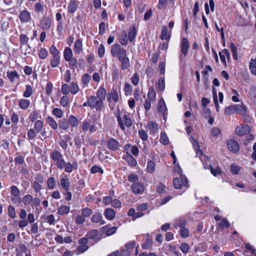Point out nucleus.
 <instances>
[{
	"mask_svg": "<svg viewBox=\"0 0 256 256\" xmlns=\"http://www.w3.org/2000/svg\"><path fill=\"white\" fill-rule=\"evenodd\" d=\"M50 158L54 162H56V165L58 168L62 169L65 165V162L62 159V155L58 151H53L50 153Z\"/></svg>",
	"mask_w": 256,
	"mask_h": 256,
	"instance_id": "obj_1",
	"label": "nucleus"
},
{
	"mask_svg": "<svg viewBox=\"0 0 256 256\" xmlns=\"http://www.w3.org/2000/svg\"><path fill=\"white\" fill-rule=\"evenodd\" d=\"M120 112L118 111V113L116 115V118L118 119V122L120 128L122 130H124V126L127 127H130L132 126V122L130 118L126 114H124L123 116V120L124 122V124L122 122V120L120 116L119 113Z\"/></svg>",
	"mask_w": 256,
	"mask_h": 256,
	"instance_id": "obj_2",
	"label": "nucleus"
},
{
	"mask_svg": "<svg viewBox=\"0 0 256 256\" xmlns=\"http://www.w3.org/2000/svg\"><path fill=\"white\" fill-rule=\"evenodd\" d=\"M88 106L92 108H96V110H100L103 108V102L98 100L94 96H90L88 98Z\"/></svg>",
	"mask_w": 256,
	"mask_h": 256,
	"instance_id": "obj_3",
	"label": "nucleus"
},
{
	"mask_svg": "<svg viewBox=\"0 0 256 256\" xmlns=\"http://www.w3.org/2000/svg\"><path fill=\"white\" fill-rule=\"evenodd\" d=\"M180 178H176L173 180L174 187L176 189H179L183 186H188V180L184 176L180 174Z\"/></svg>",
	"mask_w": 256,
	"mask_h": 256,
	"instance_id": "obj_4",
	"label": "nucleus"
},
{
	"mask_svg": "<svg viewBox=\"0 0 256 256\" xmlns=\"http://www.w3.org/2000/svg\"><path fill=\"white\" fill-rule=\"evenodd\" d=\"M189 48V42L188 39L186 38H182L180 48L181 54L180 56L181 61H182L186 56Z\"/></svg>",
	"mask_w": 256,
	"mask_h": 256,
	"instance_id": "obj_5",
	"label": "nucleus"
},
{
	"mask_svg": "<svg viewBox=\"0 0 256 256\" xmlns=\"http://www.w3.org/2000/svg\"><path fill=\"white\" fill-rule=\"evenodd\" d=\"M250 132V128L248 125H240L238 126L235 130V133L239 136L247 134Z\"/></svg>",
	"mask_w": 256,
	"mask_h": 256,
	"instance_id": "obj_6",
	"label": "nucleus"
},
{
	"mask_svg": "<svg viewBox=\"0 0 256 256\" xmlns=\"http://www.w3.org/2000/svg\"><path fill=\"white\" fill-rule=\"evenodd\" d=\"M52 25V20L49 16H44L40 21V27L44 30H48Z\"/></svg>",
	"mask_w": 256,
	"mask_h": 256,
	"instance_id": "obj_7",
	"label": "nucleus"
},
{
	"mask_svg": "<svg viewBox=\"0 0 256 256\" xmlns=\"http://www.w3.org/2000/svg\"><path fill=\"white\" fill-rule=\"evenodd\" d=\"M125 52L126 50L118 44H115L112 46L110 50L111 54L114 57H118V56L122 54Z\"/></svg>",
	"mask_w": 256,
	"mask_h": 256,
	"instance_id": "obj_8",
	"label": "nucleus"
},
{
	"mask_svg": "<svg viewBox=\"0 0 256 256\" xmlns=\"http://www.w3.org/2000/svg\"><path fill=\"white\" fill-rule=\"evenodd\" d=\"M228 149L233 153H236L239 150V145L238 143L233 140H230L227 142Z\"/></svg>",
	"mask_w": 256,
	"mask_h": 256,
	"instance_id": "obj_9",
	"label": "nucleus"
},
{
	"mask_svg": "<svg viewBox=\"0 0 256 256\" xmlns=\"http://www.w3.org/2000/svg\"><path fill=\"white\" fill-rule=\"evenodd\" d=\"M107 144L108 148L112 150H117L119 147L118 142L116 140L112 138L108 140Z\"/></svg>",
	"mask_w": 256,
	"mask_h": 256,
	"instance_id": "obj_10",
	"label": "nucleus"
},
{
	"mask_svg": "<svg viewBox=\"0 0 256 256\" xmlns=\"http://www.w3.org/2000/svg\"><path fill=\"white\" fill-rule=\"evenodd\" d=\"M20 18L23 22H28L30 20V14L27 10H22L20 14Z\"/></svg>",
	"mask_w": 256,
	"mask_h": 256,
	"instance_id": "obj_11",
	"label": "nucleus"
},
{
	"mask_svg": "<svg viewBox=\"0 0 256 256\" xmlns=\"http://www.w3.org/2000/svg\"><path fill=\"white\" fill-rule=\"evenodd\" d=\"M106 92V90L103 88H100L96 92V96L99 99V100H101V102L105 100Z\"/></svg>",
	"mask_w": 256,
	"mask_h": 256,
	"instance_id": "obj_12",
	"label": "nucleus"
},
{
	"mask_svg": "<svg viewBox=\"0 0 256 256\" xmlns=\"http://www.w3.org/2000/svg\"><path fill=\"white\" fill-rule=\"evenodd\" d=\"M91 220L92 222L96 223L100 222V225H102L105 224L104 221L102 220V215L100 214H94L91 218Z\"/></svg>",
	"mask_w": 256,
	"mask_h": 256,
	"instance_id": "obj_13",
	"label": "nucleus"
},
{
	"mask_svg": "<svg viewBox=\"0 0 256 256\" xmlns=\"http://www.w3.org/2000/svg\"><path fill=\"white\" fill-rule=\"evenodd\" d=\"M132 190L136 194H140L144 192V187L140 183H136L132 186Z\"/></svg>",
	"mask_w": 256,
	"mask_h": 256,
	"instance_id": "obj_14",
	"label": "nucleus"
},
{
	"mask_svg": "<svg viewBox=\"0 0 256 256\" xmlns=\"http://www.w3.org/2000/svg\"><path fill=\"white\" fill-rule=\"evenodd\" d=\"M235 112H237L242 115H244L246 113V108L244 104L234 105Z\"/></svg>",
	"mask_w": 256,
	"mask_h": 256,
	"instance_id": "obj_15",
	"label": "nucleus"
},
{
	"mask_svg": "<svg viewBox=\"0 0 256 256\" xmlns=\"http://www.w3.org/2000/svg\"><path fill=\"white\" fill-rule=\"evenodd\" d=\"M115 214L114 210L112 208H106L104 212L106 218L110 220H112L114 218Z\"/></svg>",
	"mask_w": 256,
	"mask_h": 256,
	"instance_id": "obj_16",
	"label": "nucleus"
},
{
	"mask_svg": "<svg viewBox=\"0 0 256 256\" xmlns=\"http://www.w3.org/2000/svg\"><path fill=\"white\" fill-rule=\"evenodd\" d=\"M136 30L135 26H131L128 32V40L130 42H132L134 40L136 36Z\"/></svg>",
	"mask_w": 256,
	"mask_h": 256,
	"instance_id": "obj_17",
	"label": "nucleus"
},
{
	"mask_svg": "<svg viewBox=\"0 0 256 256\" xmlns=\"http://www.w3.org/2000/svg\"><path fill=\"white\" fill-rule=\"evenodd\" d=\"M74 50L77 54L80 53L82 50V42L80 40H78L76 41Z\"/></svg>",
	"mask_w": 256,
	"mask_h": 256,
	"instance_id": "obj_18",
	"label": "nucleus"
},
{
	"mask_svg": "<svg viewBox=\"0 0 256 256\" xmlns=\"http://www.w3.org/2000/svg\"><path fill=\"white\" fill-rule=\"evenodd\" d=\"M167 110L166 104L163 99H160L158 102V111L164 114Z\"/></svg>",
	"mask_w": 256,
	"mask_h": 256,
	"instance_id": "obj_19",
	"label": "nucleus"
},
{
	"mask_svg": "<svg viewBox=\"0 0 256 256\" xmlns=\"http://www.w3.org/2000/svg\"><path fill=\"white\" fill-rule=\"evenodd\" d=\"M69 122L66 119L63 118L59 122V126L63 130H67L69 127Z\"/></svg>",
	"mask_w": 256,
	"mask_h": 256,
	"instance_id": "obj_20",
	"label": "nucleus"
},
{
	"mask_svg": "<svg viewBox=\"0 0 256 256\" xmlns=\"http://www.w3.org/2000/svg\"><path fill=\"white\" fill-rule=\"evenodd\" d=\"M30 104L28 100L22 99L20 100L18 105L21 108L26 110L29 106Z\"/></svg>",
	"mask_w": 256,
	"mask_h": 256,
	"instance_id": "obj_21",
	"label": "nucleus"
},
{
	"mask_svg": "<svg viewBox=\"0 0 256 256\" xmlns=\"http://www.w3.org/2000/svg\"><path fill=\"white\" fill-rule=\"evenodd\" d=\"M102 228L104 230L106 231V234L107 236H110L114 234L117 230V228L116 226H112L106 230V229L107 228V226H103Z\"/></svg>",
	"mask_w": 256,
	"mask_h": 256,
	"instance_id": "obj_22",
	"label": "nucleus"
},
{
	"mask_svg": "<svg viewBox=\"0 0 256 256\" xmlns=\"http://www.w3.org/2000/svg\"><path fill=\"white\" fill-rule=\"evenodd\" d=\"M68 122L69 124L70 123L71 126L72 127L78 126L79 124L77 118L72 115L69 117Z\"/></svg>",
	"mask_w": 256,
	"mask_h": 256,
	"instance_id": "obj_23",
	"label": "nucleus"
},
{
	"mask_svg": "<svg viewBox=\"0 0 256 256\" xmlns=\"http://www.w3.org/2000/svg\"><path fill=\"white\" fill-rule=\"evenodd\" d=\"M64 59L67 60H70V59L72 58V50L69 48H66L64 50Z\"/></svg>",
	"mask_w": 256,
	"mask_h": 256,
	"instance_id": "obj_24",
	"label": "nucleus"
},
{
	"mask_svg": "<svg viewBox=\"0 0 256 256\" xmlns=\"http://www.w3.org/2000/svg\"><path fill=\"white\" fill-rule=\"evenodd\" d=\"M148 100H152V102H154L155 100L156 92L153 87L150 88L148 94Z\"/></svg>",
	"mask_w": 256,
	"mask_h": 256,
	"instance_id": "obj_25",
	"label": "nucleus"
},
{
	"mask_svg": "<svg viewBox=\"0 0 256 256\" xmlns=\"http://www.w3.org/2000/svg\"><path fill=\"white\" fill-rule=\"evenodd\" d=\"M160 38L162 40H168L170 38V36L168 34V28L166 26L162 27Z\"/></svg>",
	"mask_w": 256,
	"mask_h": 256,
	"instance_id": "obj_26",
	"label": "nucleus"
},
{
	"mask_svg": "<svg viewBox=\"0 0 256 256\" xmlns=\"http://www.w3.org/2000/svg\"><path fill=\"white\" fill-rule=\"evenodd\" d=\"M60 184L65 190L69 189L70 182L67 178H62L60 180Z\"/></svg>",
	"mask_w": 256,
	"mask_h": 256,
	"instance_id": "obj_27",
	"label": "nucleus"
},
{
	"mask_svg": "<svg viewBox=\"0 0 256 256\" xmlns=\"http://www.w3.org/2000/svg\"><path fill=\"white\" fill-rule=\"evenodd\" d=\"M46 122L48 124L54 129H56L58 128V124L54 119L51 117L48 116L46 120Z\"/></svg>",
	"mask_w": 256,
	"mask_h": 256,
	"instance_id": "obj_28",
	"label": "nucleus"
},
{
	"mask_svg": "<svg viewBox=\"0 0 256 256\" xmlns=\"http://www.w3.org/2000/svg\"><path fill=\"white\" fill-rule=\"evenodd\" d=\"M186 224V222L184 220H176L174 224V226L176 228H182L184 227Z\"/></svg>",
	"mask_w": 256,
	"mask_h": 256,
	"instance_id": "obj_29",
	"label": "nucleus"
},
{
	"mask_svg": "<svg viewBox=\"0 0 256 256\" xmlns=\"http://www.w3.org/2000/svg\"><path fill=\"white\" fill-rule=\"evenodd\" d=\"M79 90V88L78 85L74 82L70 84V91L72 94H76Z\"/></svg>",
	"mask_w": 256,
	"mask_h": 256,
	"instance_id": "obj_30",
	"label": "nucleus"
},
{
	"mask_svg": "<svg viewBox=\"0 0 256 256\" xmlns=\"http://www.w3.org/2000/svg\"><path fill=\"white\" fill-rule=\"evenodd\" d=\"M250 68L251 72L256 75V59H252L250 64Z\"/></svg>",
	"mask_w": 256,
	"mask_h": 256,
	"instance_id": "obj_31",
	"label": "nucleus"
},
{
	"mask_svg": "<svg viewBox=\"0 0 256 256\" xmlns=\"http://www.w3.org/2000/svg\"><path fill=\"white\" fill-rule=\"evenodd\" d=\"M77 8V6L74 1H70L68 6V11L70 13H74Z\"/></svg>",
	"mask_w": 256,
	"mask_h": 256,
	"instance_id": "obj_32",
	"label": "nucleus"
},
{
	"mask_svg": "<svg viewBox=\"0 0 256 256\" xmlns=\"http://www.w3.org/2000/svg\"><path fill=\"white\" fill-rule=\"evenodd\" d=\"M33 201V198L31 195L27 194L24 196L22 202L25 205H28Z\"/></svg>",
	"mask_w": 256,
	"mask_h": 256,
	"instance_id": "obj_33",
	"label": "nucleus"
},
{
	"mask_svg": "<svg viewBox=\"0 0 256 256\" xmlns=\"http://www.w3.org/2000/svg\"><path fill=\"white\" fill-rule=\"evenodd\" d=\"M108 98L110 100L116 102L118 100V95L116 92H113L111 93H108Z\"/></svg>",
	"mask_w": 256,
	"mask_h": 256,
	"instance_id": "obj_34",
	"label": "nucleus"
},
{
	"mask_svg": "<svg viewBox=\"0 0 256 256\" xmlns=\"http://www.w3.org/2000/svg\"><path fill=\"white\" fill-rule=\"evenodd\" d=\"M98 234V231L96 230H92L88 232L86 234L87 238L89 239L94 238Z\"/></svg>",
	"mask_w": 256,
	"mask_h": 256,
	"instance_id": "obj_35",
	"label": "nucleus"
},
{
	"mask_svg": "<svg viewBox=\"0 0 256 256\" xmlns=\"http://www.w3.org/2000/svg\"><path fill=\"white\" fill-rule=\"evenodd\" d=\"M60 58L59 56H53L51 60L50 66L52 68L56 67L60 63Z\"/></svg>",
	"mask_w": 256,
	"mask_h": 256,
	"instance_id": "obj_36",
	"label": "nucleus"
},
{
	"mask_svg": "<svg viewBox=\"0 0 256 256\" xmlns=\"http://www.w3.org/2000/svg\"><path fill=\"white\" fill-rule=\"evenodd\" d=\"M70 212V208L66 206H61L58 210V213L62 215L65 214H68Z\"/></svg>",
	"mask_w": 256,
	"mask_h": 256,
	"instance_id": "obj_37",
	"label": "nucleus"
},
{
	"mask_svg": "<svg viewBox=\"0 0 256 256\" xmlns=\"http://www.w3.org/2000/svg\"><path fill=\"white\" fill-rule=\"evenodd\" d=\"M155 163L153 161L150 160L147 166L148 171L150 173L153 172L155 170Z\"/></svg>",
	"mask_w": 256,
	"mask_h": 256,
	"instance_id": "obj_38",
	"label": "nucleus"
},
{
	"mask_svg": "<svg viewBox=\"0 0 256 256\" xmlns=\"http://www.w3.org/2000/svg\"><path fill=\"white\" fill-rule=\"evenodd\" d=\"M121 62L120 68L122 70H124L128 68L130 66V62L128 58L124 59Z\"/></svg>",
	"mask_w": 256,
	"mask_h": 256,
	"instance_id": "obj_39",
	"label": "nucleus"
},
{
	"mask_svg": "<svg viewBox=\"0 0 256 256\" xmlns=\"http://www.w3.org/2000/svg\"><path fill=\"white\" fill-rule=\"evenodd\" d=\"M60 102L63 106L66 107L70 103L69 98L66 96H62L60 98Z\"/></svg>",
	"mask_w": 256,
	"mask_h": 256,
	"instance_id": "obj_40",
	"label": "nucleus"
},
{
	"mask_svg": "<svg viewBox=\"0 0 256 256\" xmlns=\"http://www.w3.org/2000/svg\"><path fill=\"white\" fill-rule=\"evenodd\" d=\"M158 89L160 91H162L164 90L165 88V82L164 78H161L159 79L158 84Z\"/></svg>",
	"mask_w": 256,
	"mask_h": 256,
	"instance_id": "obj_41",
	"label": "nucleus"
},
{
	"mask_svg": "<svg viewBox=\"0 0 256 256\" xmlns=\"http://www.w3.org/2000/svg\"><path fill=\"white\" fill-rule=\"evenodd\" d=\"M210 170L211 173L215 176L221 174V170L218 167H216V168H213V166L212 165H210Z\"/></svg>",
	"mask_w": 256,
	"mask_h": 256,
	"instance_id": "obj_42",
	"label": "nucleus"
},
{
	"mask_svg": "<svg viewBox=\"0 0 256 256\" xmlns=\"http://www.w3.org/2000/svg\"><path fill=\"white\" fill-rule=\"evenodd\" d=\"M70 60H67L66 61L69 62V66L71 68L74 70L77 66L78 62L76 58H71L70 59Z\"/></svg>",
	"mask_w": 256,
	"mask_h": 256,
	"instance_id": "obj_43",
	"label": "nucleus"
},
{
	"mask_svg": "<svg viewBox=\"0 0 256 256\" xmlns=\"http://www.w3.org/2000/svg\"><path fill=\"white\" fill-rule=\"evenodd\" d=\"M48 187L50 189H53L56 184V180L52 177L50 178L47 181Z\"/></svg>",
	"mask_w": 256,
	"mask_h": 256,
	"instance_id": "obj_44",
	"label": "nucleus"
},
{
	"mask_svg": "<svg viewBox=\"0 0 256 256\" xmlns=\"http://www.w3.org/2000/svg\"><path fill=\"white\" fill-rule=\"evenodd\" d=\"M32 94V88L30 86H26V90L24 93V96L26 98L30 97Z\"/></svg>",
	"mask_w": 256,
	"mask_h": 256,
	"instance_id": "obj_45",
	"label": "nucleus"
},
{
	"mask_svg": "<svg viewBox=\"0 0 256 256\" xmlns=\"http://www.w3.org/2000/svg\"><path fill=\"white\" fill-rule=\"evenodd\" d=\"M230 48L232 52L233 56L235 60H236L238 58L237 55V48L235 44L234 43H230Z\"/></svg>",
	"mask_w": 256,
	"mask_h": 256,
	"instance_id": "obj_46",
	"label": "nucleus"
},
{
	"mask_svg": "<svg viewBox=\"0 0 256 256\" xmlns=\"http://www.w3.org/2000/svg\"><path fill=\"white\" fill-rule=\"evenodd\" d=\"M213 98H214V105L216 110L217 112H218L219 110V106L218 104V97L216 95V92L214 88H213Z\"/></svg>",
	"mask_w": 256,
	"mask_h": 256,
	"instance_id": "obj_47",
	"label": "nucleus"
},
{
	"mask_svg": "<svg viewBox=\"0 0 256 256\" xmlns=\"http://www.w3.org/2000/svg\"><path fill=\"white\" fill-rule=\"evenodd\" d=\"M240 170V168L235 164H232L230 166V172L234 174H237Z\"/></svg>",
	"mask_w": 256,
	"mask_h": 256,
	"instance_id": "obj_48",
	"label": "nucleus"
},
{
	"mask_svg": "<svg viewBox=\"0 0 256 256\" xmlns=\"http://www.w3.org/2000/svg\"><path fill=\"white\" fill-rule=\"evenodd\" d=\"M230 226V224L228 220L226 218H224L218 224L219 228L222 229L224 228H228Z\"/></svg>",
	"mask_w": 256,
	"mask_h": 256,
	"instance_id": "obj_49",
	"label": "nucleus"
},
{
	"mask_svg": "<svg viewBox=\"0 0 256 256\" xmlns=\"http://www.w3.org/2000/svg\"><path fill=\"white\" fill-rule=\"evenodd\" d=\"M90 123L87 121H84L81 124L80 127L83 132H86L90 130Z\"/></svg>",
	"mask_w": 256,
	"mask_h": 256,
	"instance_id": "obj_50",
	"label": "nucleus"
},
{
	"mask_svg": "<svg viewBox=\"0 0 256 256\" xmlns=\"http://www.w3.org/2000/svg\"><path fill=\"white\" fill-rule=\"evenodd\" d=\"M235 112L234 105L229 106L226 108L224 114L228 116L232 114Z\"/></svg>",
	"mask_w": 256,
	"mask_h": 256,
	"instance_id": "obj_51",
	"label": "nucleus"
},
{
	"mask_svg": "<svg viewBox=\"0 0 256 256\" xmlns=\"http://www.w3.org/2000/svg\"><path fill=\"white\" fill-rule=\"evenodd\" d=\"M148 127L152 132H154L158 129L157 124L153 122H150L148 125Z\"/></svg>",
	"mask_w": 256,
	"mask_h": 256,
	"instance_id": "obj_52",
	"label": "nucleus"
},
{
	"mask_svg": "<svg viewBox=\"0 0 256 256\" xmlns=\"http://www.w3.org/2000/svg\"><path fill=\"white\" fill-rule=\"evenodd\" d=\"M250 95L254 102L256 104V87L252 86L250 88Z\"/></svg>",
	"mask_w": 256,
	"mask_h": 256,
	"instance_id": "obj_53",
	"label": "nucleus"
},
{
	"mask_svg": "<svg viewBox=\"0 0 256 256\" xmlns=\"http://www.w3.org/2000/svg\"><path fill=\"white\" fill-rule=\"evenodd\" d=\"M10 191L12 194L14 196H18L20 195V190L16 186H12L10 188Z\"/></svg>",
	"mask_w": 256,
	"mask_h": 256,
	"instance_id": "obj_54",
	"label": "nucleus"
},
{
	"mask_svg": "<svg viewBox=\"0 0 256 256\" xmlns=\"http://www.w3.org/2000/svg\"><path fill=\"white\" fill-rule=\"evenodd\" d=\"M42 126L43 122L42 121L37 120L36 122L34 124V128L38 132H39L42 130Z\"/></svg>",
	"mask_w": 256,
	"mask_h": 256,
	"instance_id": "obj_55",
	"label": "nucleus"
},
{
	"mask_svg": "<svg viewBox=\"0 0 256 256\" xmlns=\"http://www.w3.org/2000/svg\"><path fill=\"white\" fill-rule=\"evenodd\" d=\"M180 236L184 238H187L189 236V232L188 228L185 227L181 228L180 231Z\"/></svg>",
	"mask_w": 256,
	"mask_h": 256,
	"instance_id": "obj_56",
	"label": "nucleus"
},
{
	"mask_svg": "<svg viewBox=\"0 0 256 256\" xmlns=\"http://www.w3.org/2000/svg\"><path fill=\"white\" fill-rule=\"evenodd\" d=\"M90 80V76L88 74H84L82 78V82L86 86Z\"/></svg>",
	"mask_w": 256,
	"mask_h": 256,
	"instance_id": "obj_57",
	"label": "nucleus"
},
{
	"mask_svg": "<svg viewBox=\"0 0 256 256\" xmlns=\"http://www.w3.org/2000/svg\"><path fill=\"white\" fill-rule=\"evenodd\" d=\"M92 213L91 209L86 208L82 210V215L84 217H88Z\"/></svg>",
	"mask_w": 256,
	"mask_h": 256,
	"instance_id": "obj_58",
	"label": "nucleus"
},
{
	"mask_svg": "<svg viewBox=\"0 0 256 256\" xmlns=\"http://www.w3.org/2000/svg\"><path fill=\"white\" fill-rule=\"evenodd\" d=\"M47 56L48 52L46 50L45 48H40L38 54L39 57L42 59H44Z\"/></svg>",
	"mask_w": 256,
	"mask_h": 256,
	"instance_id": "obj_59",
	"label": "nucleus"
},
{
	"mask_svg": "<svg viewBox=\"0 0 256 256\" xmlns=\"http://www.w3.org/2000/svg\"><path fill=\"white\" fill-rule=\"evenodd\" d=\"M160 140L164 144H168V138L166 134H161Z\"/></svg>",
	"mask_w": 256,
	"mask_h": 256,
	"instance_id": "obj_60",
	"label": "nucleus"
},
{
	"mask_svg": "<svg viewBox=\"0 0 256 256\" xmlns=\"http://www.w3.org/2000/svg\"><path fill=\"white\" fill-rule=\"evenodd\" d=\"M180 249L184 254H186L189 251L190 247L187 244L182 243L180 246Z\"/></svg>",
	"mask_w": 256,
	"mask_h": 256,
	"instance_id": "obj_61",
	"label": "nucleus"
},
{
	"mask_svg": "<svg viewBox=\"0 0 256 256\" xmlns=\"http://www.w3.org/2000/svg\"><path fill=\"white\" fill-rule=\"evenodd\" d=\"M53 114L58 118L62 117L63 113L62 110L58 108H55L53 110Z\"/></svg>",
	"mask_w": 256,
	"mask_h": 256,
	"instance_id": "obj_62",
	"label": "nucleus"
},
{
	"mask_svg": "<svg viewBox=\"0 0 256 256\" xmlns=\"http://www.w3.org/2000/svg\"><path fill=\"white\" fill-rule=\"evenodd\" d=\"M120 42L122 45H126L128 43L127 34L126 32H124L122 34L121 38H120Z\"/></svg>",
	"mask_w": 256,
	"mask_h": 256,
	"instance_id": "obj_63",
	"label": "nucleus"
},
{
	"mask_svg": "<svg viewBox=\"0 0 256 256\" xmlns=\"http://www.w3.org/2000/svg\"><path fill=\"white\" fill-rule=\"evenodd\" d=\"M7 74L8 77L11 81H13L15 78L18 77V74L15 71L8 72Z\"/></svg>",
	"mask_w": 256,
	"mask_h": 256,
	"instance_id": "obj_64",
	"label": "nucleus"
}]
</instances>
